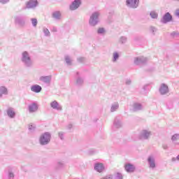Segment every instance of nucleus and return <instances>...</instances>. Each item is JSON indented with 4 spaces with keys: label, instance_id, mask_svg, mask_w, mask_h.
<instances>
[{
    "label": "nucleus",
    "instance_id": "obj_34",
    "mask_svg": "<svg viewBox=\"0 0 179 179\" xmlns=\"http://www.w3.org/2000/svg\"><path fill=\"white\" fill-rule=\"evenodd\" d=\"M9 177L13 178V173H10V174H9Z\"/></svg>",
    "mask_w": 179,
    "mask_h": 179
},
{
    "label": "nucleus",
    "instance_id": "obj_8",
    "mask_svg": "<svg viewBox=\"0 0 179 179\" xmlns=\"http://www.w3.org/2000/svg\"><path fill=\"white\" fill-rule=\"evenodd\" d=\"M80 0H74L69 6L70 10H76L80 6Z\"/></svg>",
    "mask_w": 179,
    "mask_h": 179
},
{
    "label": "nucleus",
    "instance_id": "obj_18",
    "mask_svg": "<svg viewBox=\"0 0 179 179\" xmlns=\"http://www.w3.org/2000/svg\"><path fill=\"white\" fill-rule=\"evenodd\" d=\"M43 31L45 37H50L51 36V33H50V30H48V29L43 28Z\"/></svg>",
    "mask_w": 179,
    "mask_h": 179
},
{
    "label": "nucleus",
    "instance_id": "obj_4",
    "mask_svg": "<svg viewBox=\"0 0 179 179\" xmlns=\"http://www.w3.org/2000/svg\"><path fill=\"white\" fill-rule=\"evenodd\" d=\"M126 5L131 9H136L139 6V0H126Z\"/></svg>",
    "mask_w": 179,
    "mask_h": 179
},
{
    "label": "nucleus",
    "instance_id": "obj_35",
    "mask_svg": "<svg viewBox=\"0 0 179 179\" xmlns=\"http://www.w3.org/2000/svg\"><path fill=\"white\" fill-rule=\"evenodd\" d=\"M59 136H62V133L59 134Z\"/></svg>",
    "mask_w": 179,
    "mask_h": 179
},
{
    "label": "nucleus",
    "instance_id": "obj_2",
    "mask_svg": "<svg viewBox=\"0 0 179 179\" xmlns=\"http://www.w3.org/2000/svg\"><path fill=\"white\" fill-rule=\"evenodd\" d=\"M51 139V135L49 133H45L40 137L39 141L41 145H47Z\"/></svg>",
    "mask_w": 179,
    "mask_h": 179
},
{
    "label": "nucleus",
    "instance_id": "obj_9",
    "mask_svg": "<svg viewBox=\"0 0 179 179\" xmlns=\"http://www.w3.org/2000/svg\"><path fill=\"white\" fill-rule=\"evenodd\" d=\"M124 169L127 173H134L135 171V166L131 164H126Z\"/></svg>",
    "mask_w": 179,
    "mask_h": 179
},
{
    "label": "nucleus",
    "instance_id": "obj_37",
    "mask_svg": "<svg viewBox=\"0 0 179 179\" xmlns=\"http://www.w3.org/2000/svg\"><path fill=\"white\" fill-rule=\"evenodd\" d=\"M176 1H179V0H176Z\"/></svg>",
    "mask_w": 179,
    "mask_h": 179
},
{
    "label": "nucleus",
    "instance_id": "obj_36",
    "mask_svg": "<svg viewBox=\"0 0 179 179\" xmlns=\"http://www.w3.org/2000/svg\"><path fill=\"white\" fill-rule=\"evenodd\" d=\"M138 39L136 38H134V41H137Z\"/></svg>",
    "mask_w": 179,
    "mask_h": 179
},
{
    "label": "nucleus",
    "instance_id": "obj_10",
    "mask_svg": "<svg viewBox=\"0 0 179 179\" xmlns=\"http://www.w3.org/2000/svg\"><path fill=\"white\" fill-rule=\"evenodd\" d=\"M94 169L98 173H102L104 170V165L102 163L96 164L94 166Z\"/></svg>",
    "mask_w": 179,
    "mask_h": 179
},
{
    "label": "nucleus",
    "instance_id": "obj_24",
    "mask_svg": "<svg viewBox=\"0 0 179 179\" xmlns=\"http://www.w3.org/2000/svg\"><path fill=\"white\" fill-rule=\"evenodd\" d=\"M8 115H9V117H11V118H13V117H15V112H13V110L9 109L8 110Z\"/></svg>",
    "mask_w": 179,
    "mask_h": 179
},
{
    "label": "nucleus",
    "instance_id": "obj_23",
    "mask_svg": "<svg viewBox=\"0 0 179 179\" xmlns=\"http://www.w3.org/2000/svg\"><path fill=\"white\" fill-rule=\"evenodd\" d=\"M104 33H106V30L104 29V28H99L97 30V34H104Z\"/></svg>",
    "mask_w": 179,
    "mask_h": 179
},
{
    "label": "nucleus",
    "instance_id": "obj_25",
    "mask_svg": "<svg viewBox=\"0 0 179 179\" xmlns=\"http://www.w3.org/2000/svg\"><path fill=\"white\" fill-rule=\"evenodd\" d=\"M51 107H52V108H57V107H58V102L54 101L53 102L51 103Z\"/></svg>",
    "mask_w": 179,
    "mask_h": 179
},
{
    "label": "nucleus",
    "instance_id": "obj_22",
    "mask_svg": "<svg viewBox=\"0 0 179 179\" xmlns=\"http://www.w3.org/2000/svg\"><path fill=\"white\" fill-rule=\"evenodd\" d=\"M171 37L173 38H179V32L178 31H173L171 34Z\"/></svg>",
    "mask_w": 179,
    "mask_h": 179
},
{
    "label": "nucleus",
    "instance_id": "obj_31",
    "mask_svg": "<svg viewBox=\"0 0 179 179\" xmlns=\"http://www.w3.org/2000/svg\"><path fill=\"white\" fill-rule=\"evenodd\" d=\"M66 64H71V59L69 57H66Z\"/></svg>",
    "mask_w": 179,
    "mask_h": 179
},
{
    "label": "nucleus",
    "instance_id": "obj_30",
    "mask_svg": "<svg viewBox=\"0 0 179 179\" xmlns=\"http://www.w3.org/2000/svg\"><path fill=\"white\" fill-rule=\"evenodd\" d=\"M157 31V29H156V28H155V27H151V31L152 32V33H155V32H156Z\"/></svg>",
    "mask_w": 179,
    "mask_h": 179
},
{
    "label": "nucleus",
    "instance_id": "obj_27",
    "mask_svg": "<svg viewBox=\"0 0 179 179\" xmlns=\"http://www.w3.org/2000/svg\"><path fill=\"white\" fill-rule=\"evenodd\" d=\"M120 56L118 55V53H114L113 54V61H114V62H115V61H117V59H118V57H119Z\"/></svg>",
    "mask_w": 179,
    "mask_h": 179
},
{
    "label": "nucleus",
    "instance_id": "obj_5",
    "mask_svg": "<svg viewBox=\"0 0 179 179\" xmlns=\"http://www.w3.org/2000/svg\"><path fill=\"white\" fill-rule=\"evenodd\" d=\"M38 6V1L37 0H29L26 3V7L27 9H34Z\"/></svg>",
    "mask_w": 179,
    "mask_h": 179
},
{
    "label": "nucleus",
    "instance_id": "obj_11",
    "mask_svg": "<svg viewBox=\"0 0 179 179\" xmlns=\"http://www.w3.org/2000/svg\"><path fill=\"white\" fill-rule=\"evenodd\" d=\"M159 92L161 94H166L167 92H169V87L166 85L165 84H162L161 85V88L159 89Z\"/></svg>",
    "mask_w": 179,
    "mask_h": 179
},
{
    "label": "nucleus",
    "instance_id": "obj_33",
    "mask_svg": "<svg viewBox=\"0 0 179 179\" xmlns=\"http://www.w3.org/2000/svg\"><path fill=\"white\" fill-rule=\"evenodd\" d=\"M176 136H178V135H175L172 137V141H176Z\"/></svg>",
    "mask_w": 179,
    "mask_h": 179
},
{
    "label": "nucleus",
    "instance_id": "obj_7",
    "mask_svg": "<svg viewBox=\"0 0 179 179\" xmlns=\"http://www.w3.org/2000/svg\"><path fill=\"white\" fill-rule=\"evenodd\" d=\"M173 20V16L170 15V13H166L161 19V23L166 24V23H169V22H171Z\"/></svg>",
    "mask_w": 179,
    "mask_h": 179
},
{
    "label": "nucleus",
    "instance_id": "obj_12",
    "mask_svg": "<svg viewBox=\"0 0 179 179\" xmlns=\"http://www.w3.org/2000/svg\"><path fill=\"white\" fill-rule=\"evenodd\" d=\"M29 109L30 113H35V111L38 110V106H37V104L36 103H32L29 106Z\"/></svg>",
    "mask_w": 179,
    "mask_h": 179
},
{
    "label": "nucleus",
    "instance_id": "obj_29",
    "mask_svg": "<svg viewBox=\"0 0 179 179\" xmlns=\"http://www.w3.org/2000/svg\"><path fill=\"white\" fill-rule=\"evenodd\" d=\"M52 31L53 33H57V31H58V29H57V27H53L52 28Z\"/></svg>",
    "mask_w": 179,
    "mask_h": 179
},
{
    "label": "nucleus",
    "instance_id": "obj_13",
    "mask_svg": "<svg viewBox=\"0 0 179 179\" xmlns=\"http://www.w3.org/2000/svg\"><path fill=\"white\" fill-rule=\"evenodd\" d=\"M31 90L32 92H35V93H39V92H41V87L39 85H34L31 87Z\"/></svg>",
    "mask_w": 179,
    "mask_h": 179
},
{
    "label": "nucleus",
    "instance_id": "obj_19",
    "mask_svg": "<svg viewBox=\"0 0 179 179\" xmlns=\"http://www.w3.org/2000/svg\"><path fill=\"white\" fill-rule=\"evenodd\" d=\"M148 162L150 163V167H152V169H155V167H156V164H155V161L152 159V157L148 158Z\"/></svg>",
    "mask_w": 179,
    "mask_h": 179
},
{
    "label": "nucleus",
    "instance_id": "obj_32",
    "mask_svg": "<svg viewBox=\"0 0 179 179\" xmlns=\"http://www.w3.org/2000/svg\"><path fill=\"white\" fill-rule=\"evenodd\" d=\"M175 15L179 17V9L176 10Z\"/></svg>",
    "mask_w": 179,
    "mask_h": 179
},
{
    "label": "nucleus",
    "instance_id": "obj_3",
    "mask_svg": "<svg viewBox=\"0 0 179 179\" xmlns=\"http://www.w3.org/2000/svg\"><path fill=\"white\" fill-rule=\"evenodd\" d=\"M14 19L15 24H18V26H20L21 27H23V26L26 24V18L24 16L17 15Z\"/></svg>",
    "mask_w": 179,
    "mask_h": 179
},
{
    "label": "nucleus",
    "instance_id": "obj_14",
    "mask_svg": "<svg viewBox=\"0 0 179 179\" xmlns=\"http://www.w3.org/2000/svg\"><path fill=\"white\" fill-rule=\"evenodd\" d=\"M22 61H24V62H27V61H30V57H29V55L27 53V52H24L22 53Z\"/></svg>",
    "mask_w": 179,
    "mask_h": 179
},
{
    "label": "nucleus",
    "instance_id": "obj_20",
    "mask_svg": "<svg viewBox=\"0 0 179 179\" xmlns=\"http://www.w3.org/2000/svg\"><path fill=\"white\" fill-rule=\"evenodd\" d=\"M41 80H43V82H45V83H48V82L51 80V77L50 76L41 77Z\"/></svg>",
    "mask_w": 179,
    "mask_h": 179
},
{
    "label": "nucleus",
    "instance_id": "obj_1",
    "mask_svg": "<svg viewBox=\"0 0 179 179\" xmlns=\"http://www.w3.org/2000/svg\"><path fill=\"white\" fill-rule=\"evenodd\" d=\"M99 16H100L99 12L96 11V12L93 13L92 14V15L90 16V18L89 20L90 26H92V27L96 26L99 22Z\"/></svg>",
    "mask_w": 179,
    "mask_h": 179
},
{
    "label": "nucleus",
    "instance_id": "obj_15",
    "mask_svg": "<svg viewBox=\"0 0 179 179\" xmlns=\"http://www.w3.org/2000/svg\"><path fill=\"white\" fill-rule=\"evenodd\" d=\"M150 16L152 19H157V17H159V14L157 13V12L152 10L150 11Z\"/></svg>",
    "mask_w": 179,
    "mask_h": 179
},
{
    "label": "nucleus",
    "instance_id": "obj_16",
    "mask_svg": "<svg viewBox=\"0 0 179 179\" xmlns=\"http://www.w3.org/2000/svg\"><path fill=\"white\" fill-rule=\"evenodd\" d=\"M127 41H128V38H127V36H121L119 38L120 44H126Z\"/></svg>",
    "mask_w": 179,
    "mask_h": 179
},
{
    "label": "nucleus",
    "instance_id": "obj_28",
    "mask_svg": "<svg viewBox=\"0 0 179 179\" xmlns=\"http://www.w3.org/2000/svg\"><path fill=\"white\" fill-rule=\"evenodd\" d=\"M9 1H10V0H0V3L5 5V4L8 3V2H9Z\"/></svg>",
    "mask_w": 179,
    "mask_h": 179
},
{
    "label": "nucleus",
    "instance_id": "obj_21",
    "mask_svg": "<svg viewBox=\"0 0 179 179\" xmlns=\"http://www.w3.org/2000/svg\"><path fill=\"white\" fill-rule=\"evenodd\" d=\"M31 24H32L33 27H37V24H38V22L37 21V20L36 18H31Z\"/></svg>",
    "mask_w": 179,
    "mask_h": 179
},
{
    "label": "nucleus",
    "instance_id": "obj_6",
    "mask_svg": "<svg viewBox=\"0 0 179 179\" xmlns=\"http://www.w3.org/2000/svg\"><path fill=\"white\" fill-rule=\"evenodd\" d=\"M52 17L55 20L59 22V20H62V13L59 10H55L52 13Z\"/></svg>",
    "mask_w": 179,
    "mask_h": 179
},
{
    "label": "nucleus",
    "instance_id": "obj_17",
    "mask_svg": "<svg viewBox=\"0 0 179 179\" xmlns=\"http://www.w3.org/2000/svg\"><path fill=\"white\" fill-rule=\"evenodd\" d=\"M0 97H2V94H6L8 93V89L5 87H0Z\"/></svg>",
    "mask_w": 179,
    "mask_h": 179
},
{
    "label": "nucleus",
    "instance_id": "obj_26",
    "mask_svg": "<svg viewBox=\"0 0 179 179\" xmlns=\"http://www.w3.org/2000/svg\"><path fill=\"white\" fill-rule=\"evenodd\" d=\"M150 135V133L148 132L146 130H144L143 131V136L144 138H148V136H149Z\"/></svg>",
    "mask_w": 179,
    "mask_h": 179
}]
</instances>
